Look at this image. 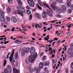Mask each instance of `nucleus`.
Masks as SVG:
<instances>
[{"instance_id": "54", "label": "nucleus", "mask_w": 73, "mask_h": 73, "mask_svg": "<svg viewBox=\"0 0 73 73\" xmlns=\"http://www.w3.org/2000/svg\"><path fill=\"white\" fill-rule=\"evenodd\" d=\"M11 54L10 52H9V54H8L7 56V58H6L7 59H8V58H9V54Z\"/></svg>"}, {"instance_id": "8", "label": "nucleus", "mask_w": 73, "mask_h": 73, "mask_svg": "<svg viewBox=\"0 0 73 73\" xmlns=\"http://www.w3.org/2000/svg\"><path fill=\"white\" fill-rule=\"evenodd\" d=\"M35 15L36 19H38L39 20H41V17L40 14L38 13H35Z\"/></svg>"}, {"instance_id": "5", "label": "nucleus", "mask_w": 73, "mask_h": 73, "mask_svg": "<svg viewBox=\"0 0 73 73\" xmlns=\"http://www.w3.org/2000/svg\"><path fill=\"white\" fill-rule=\"evenodd\" d=\"M27 2L30 7H35V3L33 0H27Z\"/></svg>"}, {"instance_id": "2", "label": "nucleus", "mask_w": 73, "mask_h": 73, "mask_svg": "<svg viewBox=\"0 0 73 73\" xmlns=\"http://www.w3.org/2000/svg\"><path fill=\"white\" fill-rule=\"evenodd\" d=\"M17 9L18 10L15 11V13H17V14H19V15H20L22 17H23L24 16L23 13H25V12H26L25 9L21 6H18L17 7ZM21 11L23 12V13Z\"/></svg>"}, {"instance_id": "52", "label": "nucleus", "mask_w": 73, "mask_h": 73, "mask_svg": "<svg viewBox=\"0 0 73 73\" xmlns=\"http://www.w3.org/2000/svg\"><path fill=\"white\" fill-rule=\"evenodd\" d=\"M26 8L27 9H29V10L30 9V7H29V6H26Z\"/></svg>"}, {"instance_id": "13", "label": "nucleus", "mask_w": 73, "mask_h": 73, "mask_svg": "<svg viewBox=\"0 0 73 73\" xmlns=\"http://www.w3.org/2000/svg\"><path fill=\"white\" fill-rule=\"evenodd\" d=\"M17 3L19 6L23 5V2L21 0H17Z\"/></svg>"}, {"instance_id": "17", "label": "nucleus", "mask_w": 73, "mask_h": 73, "mask_svg": "<svg viewBox=\"0 0 73 73\" xmlns=\"http://www.w3.org/2000/svg\"><path fill=\"white\" fill-rule=\"evenodd\" d=\"M13 57H12V56H10L9 57V60H10V61L11 62H12V61H15V60H15V58H13Z\"/></svg>"}, {"instance_id": "38", "label": "nucleus", "mask_w": 73, "mask_h": 73, "mask_svg": "<svg viewBox=\"0 0 73 73\" xmlns=\"http://www.w3.org/2000/svg\"><path fill=\"white\" fill-rule=\"evenodd\" d=\"M57 2L60 3H62V0H56Z\"/></svg>"}, {"instance_id": "30", "label": "nucleus", "mask_w": 73, "mask_h": 73, "mask_svg": "<svg viewBox=\"0 0 73 73\" xmlns=\"http://www.w3.org/2000/svg\"><path fill=\"white\" fill-rule=\"evenodd\" d=\"M46 56H44L42 57V61H44L45 60H46Z\"/></svg>"}, {"instance_id": "20", "label": "nucleus", "mask_w": 73, "mask_h": 73, "mask_svg": "<svg viewBox=\"0 0 73 73\" xmlns=\"http://www.w3.org/2000/svg\"><path fill=\"white\" fill-rule=\"evenodd\" d=\"M57 4V2H56L54 1L53 3L52 4H51V7L52 8V7H56V6H55V5L56 4Z\"/></svg>"}, {"instance_id": "45", "label": "nucleus", "mask_w": 73, "mask_h": 73, "mask_svg": "<svg viewBox=\"0 0 73 73\" xmlns=\"http://www.w3.org/2000/svg\"><path fill=\"white\" fill-rule=\"evenodd\" d=\"M66 73H69V70H68V68H67L65 70Z\"/></svg>"}, {"instance_id": "24", "label": "nucleus", "mask_w": 73, "mask_h": 73, "mask_svg": "<svg viewBox=\"0 0 73 73\" xmlns=\"http://www.w3.org/2000/svg\"><path fill=\"white\" fill-rule=\"evenodd\" d=\"M43 5H44L45 6V7H47V8H49V9H50V11H51L52 10H51V9L50 8L49 6H48V5L46 4L43 3Z\"/></svg>"}, {"instance_id": "32", "label": "nucleus", "mask_w": 73, "mask_h": 73, "mask_svg": "<svg viewBox=\"0 0 73 73\" xmlns=\"http://www.w3.org/2000/svg\"><path fill=\"white\" fill-rule=\"evenodd\" d=\"M68 12L69 14H70L72 13V10L70 9H69L68 10Z\"/></svg>"}, {"instance_id": "4", "label": "nucleus", "mask_w": 73, "mask_h": 73, "mask_svg": "<svg viewBox=\"0 0 73 73\" xmlns=\"http://www.w3.org/2000/svg\"><path fill=\"white\" fill-rule=\"evenodd\" d=\"M5 73H11L12 72V68L10 66H8L7 67V69H4Z\"/></svg>"}, {"instance_id": "29", "label": "nucleus", "mask_w": 73, "mask_h": 73, "mask_svg": "<svg viewBox=\"0 0 73 73\" xmlns=\"http://www.w3.org/2000/svg\"><path fill=\"white\" fill-rule=\"evenodd\" d=\"M45 46H44V48L45 49H48V45L47 44H46Z\"/></svg>"}, {"instance_id": "41", "label": "nucleus", "mask_w": 73, "mask_h": 73, "mask_svg": "<svg viewBox=\"0 0 73 73\" xmlns=\"http://www.w3.org/2000/svg\"><path fill=\"white\" fill-rule=\"evenodd\" d=\"M19 38H21V39H22V38H25V37L23 36H19Z\"/></svg>"}, {"instance_id": "15", "label": "nucleus", "mask_w": 73, "mask_h": 73, "mask_svg": "<svg viewBox=\"0 0 73 73\" xmlns=\"http://www.w3.org/2000/svg\"><path fill=\"white\" fill-rule=\"evenodd\" d=\"M13 73H19V71L17 69L15 68V67L13 68Z\"/></svg>"}, {"instance_id": "16", "label": "nucleus", "mask_w": 73, "mask_h": 73, "mask_svg": "<svg viewBox=\"0 0 73 73\" xmlns=\"http://www.w3.org/2000/svg\"><path fill=\"white\" fill-rule=\"evenodd\" d=\"M66 4L67 7L69 8L71 5V2L69 1H68L67 2Z\"/></svg>"}, {"instance_id": "3", "label": "nucleus", "mask_w": 73, "mask_h": 73, "mask_svg": "<svg viewBox=\"0 0 73 73\" xmlns=\"http://www.w3.org/2000/svg\"><path fill=\"white\" fill-rule=\"evenodd\" d=\"M30 50V48L28 47L27 48L26 47L23 48L22 50L21 54H25L26 53H28Z\"/></svg>"}, {"instance_id": "47", "label": "nucleus", "mask_w": 73, "mask_h": 73, "mask_svg": "<svg viewBox=\"0 0 73 73\" xmlns=\"http://www.w3.org/2000/svg\"><path fill=\"white\" fill-rule=\"evenodd\" d=\"M48 15L50 16V17H52V16H53L52 13H49Z\"/></svg>"}, {"instance_id": "7", "label": "nucleus", "mask_w": 73, "mask_h": 73, "mask_svg": "<svg viewBox=\"0 0 73 73\" xmlns=\"http://www.w3.org/2000/svg\"><path fill=\"white\" fill-rule=\"evenodd\" d=\"M11 20L13 23H17L18 21V20L16 19V18L15 17H12L11 18Z\"/></svg>"}, {"instance_id": "22", "label": "nucleus", "mask_w": 73, "mask_h": 73, "mask_svg": "<svg viewBox=\"0 0 73 73\" xmlns=\"http://www.w3.org/2000/svg\"><path fill=\"white\" fill-rule=\"evenodd\" d=\"M0 13L1 14L0 15H1V16H4V12L2 10L0 11Z\"/></svg>"}, {"instance_id": "50", "label": "nucleus", "mask_w": 73, "mask_h": 73, "mask_svg": "<svg viewBox=\"0 0 73 73\" xmlns=\"http://www.w3.org/2000/svg\"><path fill=\"white\" fill-rule=\"evenodd\" d=\"M70 46L71 48L73 49V43H71L70 44Z\"/></svg>"}, {"instance_id": "53", "label": "nucleus", "mask_w": 73, "mask_h": 73, "mask_svg": "<svg viewBox=\"0 0 73 73\" xmlns=\"http://www.w3.org/2000/svg\"><path fill=\"white\" fill-rule=\"evenodd\" d=\"M66 35L67 36H70V32H68L66 34Z\"/></svg>"}, {"instance_id": "57", "label": "nucleus", "mask_w": 73, "mask_h": 73, "mask_svg": "<svg viewBox=\"0 0 73 73\" xmlns=\"http://www.w3.org/2000/svg\"><path fill=\"white\" fill-rule=\"evenodd\" d=\"M47 11L48 13V15L49 14V13H51L50 11H49V10H47Z\"/></svg>"}, {"instance_id": "43", "label": "nucleus", "mask_w": 73, "mask_h": 73, "mask_svg": "<svg viewBox=\"0 0 73 73\" xmlns=\"http://www.w3.org/2000/svg\"><path fill=\"white\" fill-rule=\"evenodd\" d=\"M38 46L39 47H44V45H42L40 44H39L38 45Z\"/></svg>"}, {"instance_id": "6", "label": "nucleus", "mask_w": 73, "mask_h": 73, "mask_svg": "<svg viewBox=\"0 0 73 73\" xmlns=\"http://www.w3.org/2000/svg\"><path fill=\"white\" fill-rule=\"evenodd\" d=\"M35 58L33 56H30L29 58V60L30 62H33V61L35 60Z\"/></svg>"}, {"instance_id": "40", "label": "nucleus", "mask_w": 73, "mask_h": 73, "mask_svg": "<svg viewBox=\"0 0 73 73\" xmlns=\"http://www.w3.org/2000/svg\"><path fill=\"white\" fill-rule=\"evenodd\" d=\"M37 7L38 9H39L40 10H41V11L42 10V9H41V7H40V6L39 5H37Z\"/></svg>"}, {"instance_id": "39", "label": "nucleus", "mask_w": 73, "mask_h": 73, "mask_svg": "<svg viewBox=\"0 0 73 73\" xmlns=\"http://www.w3.org/2000/svg\"><path fill=\"white\" fill-rule=\"evenodd\" d=\"M36 73H39L40 72V68H38L37 69L36 72Z\"/></svg>"}, {"instance_id": "48", "label": "nucleus", "mask_w": 73, "mask_h": 73, "mask_svg": "<svg viewBox=\"0 0 73 73\" xmlns=\"http://www.w3.org/2000/svg\"><path fill=\"white\" fill-rule=\"evenodd\" d=\"M9 42V41H8L7 42L6 41H4V42H5L4 43V44H8V42Z\"/></svg>"}, {"instance_id": "36", "label": "nucleus", "mask_w": 73, "mask_h": 73, "mask_svg": "<svg viewBox=\"0 0 73 73\" xmlns=\"http://www.w3.org/2000/svg\"><path fill=\"white\" fill-rule=\"evenodd\" d=\"M35 26H36L37 27H38V28H41L42 27V26H40L39 25H38L37 23H36L35 25Z\"/></svg>"}, {"instance_id": "62", "label": "nucleus", "mask_w": 73, "mask_h": 73, "mask_svg": "<svg viewBox=\"0 0 73 73\" xmlns=\"http://www.w3.org/2000/svg\"><path fill=\"white\" fill-rule=\"evenodd\" d=\"M11 9V8H10V7H7V8H6V10H8V9Z\"/></svg>"}, {"instance_id": "42", "label": "nucleus", "mask_w": 73, "mask_h": 73, "mask_svg": "<svg viewBox=\"0 0 73 73\" xmlns=\"http://www.w3.org/2000/svg\"><path fill=\"white\" fill-rule=\"evenodd\" d=\"M11 9H9L7 10V11L8 13H10V12H11Z\"/></svg>"}, {"instance_id": "59", "label": "nucleus", "mask_w": 73, "mask_h": 73, "mask_svg": "<svg viewBox=\"0 0 73 73\" xmlns=\"http://www.w3.org/2000/svg\"><path fill=\"white\" fill-rule=\"evenodd\" d=\"M57 20H53L52 21H50V23H55V21H56Z\"/></svg>"}, {"instance_id": "46", "label": "nucleus", "mask_w": 73, "mask_h": 73, "mask_svg": "<svg viewBox=\"0 0 73 73\" xmlns=\"http://www.w3.org/2000/svg\"><path fill=\"white\" fill-rule=\"evenodd\" d=\"M70 67H71V69H73V62L71 64Z\"/></svg>"}, {"instance_id": "25", "label": "nucleus", "mask_w": 73, "mask_h": 73, "mask_svg": "<svg viewBox=\"0 0 73 73\" xmlns=\"http://www.w3.org/2000/svg\"><path fill=\"white\" fill-rule=\"evenodd\" d=\"M44 65L45 66H48L49 65V62L47 61L44 63Z\"/></svg>"}, {"instance_id": "55", "label": "nucleus", "mask_w": 73, "mask_h": 73, "mask_svg": "<svg viewBox=\"0 0 73 73\" xmlns=\"http://www.w3.org/2000/svg\"><path fill=\"white\" fill-rule=\"evenodd\" d=\"M55 49L56 51L58 50V49L57 48V46H56L55 47Z\"/></svg>"}, {"instance_id": "27", "label": "nucleus", "mask_w": 73, "mask_h": 73, "mask_svg": "<svg viewBox=\"0 0 73 73\" xmlns=\"http://www.w3.org/2000/svg\"><path fill=\"white\" fill-rule=\"evenodd\" d=\"M34 70V69H33V68H31L29 69V72H30V73H32L33 71Z\"/></svg>"}, {"instance_id": "34", "label": "nucleus", "mask_w": 73, "mask_h": 73, "mask_svg": "<svg viewBox=\"0 0 73 73\" xmlns=\"http://www.w3.org/2000/svg\"><path fill=\"white\" fill-rule=\"evenodd\" d=\"M44 40H46V41H47V42H49V40H49V37H48L47 38H46V37H45V38H44Z\"/></svg>"}, {"instance_id": "19", "label": "nucleus", "mask_w": 73, "mask_h": 73, "mask_svg": "<svg viewBox=\"0 0 73 73\" xmlns=\"http://www.w3.org/2000/svg\"><path fill=\"white\" fill-rule=\"evenodd\" d=\"M15 42H16V43L17 45H18V44H21V42H21V41H19L18 40H16Z\"/></svg>"}, {"instance_id": "21", "label": "nucleus", "mask_w": 73, "mask_h": 73, "mask_svg": "<svg viewBox=\"0 0 73 73\" xmlns=\"http://www.w3.org/2000/svg\"><path fill=\"white\" fill-rule=\"evenodd\" d=\"M52 61L53 62H54V63L56 64V63L57 62V60L56 58H55L54 59H52Z\"/></svg>"}, {"instance_id": "49", "label": "nucleus", "mask_w": 73, "mask_h": 73, "mask_svg": "<svg viewBox=\"0 0 73 73\" xmlns=\"http://www.w3.org/2000/svg\"><path fill=\"white\" fill-rule=\"evenodd\" d=\"M30 18H29V19L30 20H32V14H31L30 16Z\"/></svg>"}, {"instance_id": "10", "label": "nucleus", "mask_w": 73, "mask_h": 73, "mask_svg": "<svg viewBox=\"0 0 73 73\" xmlns=\"http://www.w3.org/2000/svg\"><path fill=\"white\" fill-rule=\"evenodd\" d=\"M36 51L35 50V47H32V48L30 50V53L31 54H33V53L35 52Z\"/></svg>"}, {"instance_id": "11", "label": "nucleus", "mask_w": 73, "mask_h": 73, "mask_svg": "<svg viewBox=\"0 0 73 73\" xmlns=\"http://www.w3.org/2000/svg\"><path fill=\"white\" fill-rule=\"evenodd\" d=\"M12 65L13 66H15L16 67L17 66V62H15V60H13V62H12Z\"/></svg>"}, {"instance_id": "60", "label": "nucleus", "mask_w": 73, "mask_h": 73, "mask_svg": "<svg viewBox=\"0 0 73 73\" xmlns=\"http://www.w3.org/2000/svg\"><path fill=\"white\" fill-rule=\"evenodd\" d=\"M13 55H14V53H12L11 54V55L10 56L13 57Z\"/></svg>"}, {"instance_id": "33", "label": "nucleus", "mask_w": 73, "mask_h": 73, "mask_svg": "<svg viewBox=\"0 0 73 73\" xmlns=\"http://www.w3.org/2000/svg\"><path fill=\"white\" fill-rule=\"evenodd\" d=\"M6 64H7V60H6L5 59L4 60V64H3V66H5V65H6Z\"/></svg>"}, {"instance_id": "14", "label": "nucleus", "mask_w": 73, "mask_h": 73, "mask_svg": "<svg viewBox=\"0 0 73 73\" xmlns=\"http://www.w3.org/2000/svg\"><path fill=\"white\" fill-rule=\"evenodd\" d=\"M44 67V64L42 62H40L39 65V69H42Z\"/></svg>"}, {"instance_id": "44", "label": "nucleus", "mask_w": 73, "mask_h": 73, "mask_svg": "<svg viewBox=\"0 0 73 73\" xmlns=\"http://www.w3.org/2000/svg\"><path fill=\"white\" fill-rule=\"evenodd\" d=\"M6 19L8 21H10V18L8 17H6Z\"/></svg>"}, {"instance_id": "31", "label": "nucleus", "mask_w": 73, "mask_h": 73, "mask_svg": "<svg viewBox=\"0 0 73 73\" xmlns=\"http://www.w3.org/2000/svg\"><path fill=\"white\" fill-rule=\"evenodd\" d=\"M15 57L16 58H19V56H18V52H17L15 53Z\"/></svg>"}, {"instance_id": "56", "label": "nucleus", "mask_w": 73, "mask_h": 73, "mask_svg": "<svg viewBox=\"0 0 73 73\" xmlns=\"http://www.w3.org/2000/svg\"><path fill=\"white\" fill-rule=\"evenodd\" d=\"M22 31H24L25 32H26V31H27V29H22Z\"/></svg>"}, {"instance_id": "1", "label": "nucleus", "mask_w": 73, "mask_h": 73, "mask_svg": "<svg viewBox=\"0 0 73 73\" xmlns=\"http://www.w3.org/2000/svg\"><path fill=\"white\" fill-rule=\"evenodd\" d=\"M52 9L54 10V11H56V12L60 14L61 13H63L66 12V7L65 5L62 6H61V9L59 7L57 8V7H52Z\"/></svg>"}, {"instance_id": "18", "label": "nucleus", "mask_w": 73, "mask_h": 73, "mask_svg": "<svg viewBox=\"0 0 73 73\" xmlns=\"http://www.w3.org/2000/svg\"><path fill=\"white\" fill-rule=\"evenodd\" d=\"M38 3H39L40 6L42 7L44 4V3L42 2L40 0H38Z\"/></svg>"}, {"instance_id": "23", "label": "nucleus", "mask_w": 73, "mask_h": 73, "mask_svg": "<svg viewBox=\"0 0 73 73\" xmlns=\"http://www.w3.org/2000/svg\"><path fill=\"white\" fill-rule=\"evenodd\" d=\"M56 34H57V35L59 36H61L62 35V34L61 33H60L59 32H58V31H56L55 32Z\"/></svg>"}, {"instance_id": "58", "label": "nucleus", "mask_w": 73, "mask_h": 73, "mask_svg": "<svg viewBox=\"0 0 73 73\" xmlns=\"http://www.w3.org/2000/svg\"><path fill=\"white\" fill-rule=\"evenodd\" d=\"M36 70H37V67H35V68L34 69V70H33V71H34V72H35V71H36Z\"/></svg>"}, {"instance_id": "9", "label": "nucleus", "mask_w": 73, "mask_h": 73, "mask_svg": "<svg viewBox=\"0 0 73 73\" xmlns=\"http://www.w3.org/2000/svg\"><path fill=\"white\" fill-rule=\"evenodd\" d=\"M48 15V14L46 11H44L42 13V17L43 18H45Z\"/></svg>"}, {"instance_id": "64", "label": "nucleus", "mask_w": 73, "mask_h": 73, "mask_svg": "<svg viewBox=\"0 0 73 73\" xmlns=\"http://www.w3.org/2000/svg\"><path fill=\"white\" fill-rule=\"evenodd\" d=\"M0 48H3V49H5V46H0Z\"/></svg>"}, {"instance_id": "37", "label": "nucleus", "mask_w": 73, "mask_h": 73, "mask_svg": "<svg viewBox=\"0 0 73 73\" xmlns=\"http://www.w3.org/2000/svg\"><path fill=\"white\" fill-rule=\"evenodd\" d=\"M27 12L28 15H29L31 13V12L29 10H27Z\"/></svg>"}, {"instance_id": "35", "label": "nucleus", "mask_w": 73, "mask_h": 73, "mask_svg": "<svg viewBox=\"0 0 73 73\" xmlns=\"http://www.w3.org/2000/svg\"><path fill=\"white\" fill-rule=\"evenodd\" d=\"M56 17H58L59 18H61V15H59V14H56Z\"/></svg>"}, {"instance_id": "26", "label": "nucleus", "mask_w": 73, "mask_h": 73, "mask_svg": "<svg viewBox=\"0 0 73 73\" xmlns=\"http://www.w3.org/2000/svg\"><path fill=\"white\" fill-rule=\"evenodd\" d=\"M8 3L9 4H11L13 3V1L12 0H8Z\"/></svg>"}, {"instance_id": "61", "label": "nucleus", "mask_w": 73, "mask_h": 73, "mask_svg": "<svg viewBox=\"0 0 73 73\" xmlns=\"http://www.w3.org/2000/svg\"><path fill=\"white\" fill-rule=\"evenodd\" d=\"M61 40H59V41H58L56 43V44H58L60 42H61Z\"/></svg>"}, {"instance_id": "51", "label": "nucleus", "mask_w": 73, "mask_h": 73, "mask_svg": "<svg viewBox=\"0 0 73 73\" xmlns=\"http://www.w3.org/2000/svg\"><path fill=\"white\" fill-rule=\"evenodd\" d=\"M70 9L73 11V5H71Z\"/></svg>"}, {"instance_id": "28", "label": "nucleus", "mask_w": 73, "mask_h": 73, "mask_svg": "<svg viewBox=\"0 0 73 73\" xmlns=\"http://www.w3.org/2000/svg\"><path fill=\"white\" fill-rule=\"evenodd\" d=\"M34 56L33 57H34V59L36 57H37V53H36V52H34V54H33Z\"/></svg>"}, {"instance_id": "63", "label": "nucleus", "mask_w": 73, "mask_h": 73, "mask_svg": "<svg viewBox=\"0 0 73 73\" xmlns=\"http://www.w3.org/2000/svg\"><path fill=\"white\" fill-rule=\"evenodd\" d=\"M44 54V52H42L40 54V56H43V55Z\"/></svg>"}, {"instance_id": "12", "label": "nucleus", "mask_w": 73, "mask_h": 73, "mask_svg": "<svg viewBox=\"0 0 73 73\" xmlns=\"http://www.w3.org/2000/svg\"><path fill=\"white\" fill-rule=\"evenodd\" d=\"M0 20L2 22H4L5 21V18L4 17V16L0 15Z\"/></svg>"}]
</instances>
